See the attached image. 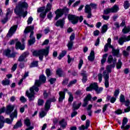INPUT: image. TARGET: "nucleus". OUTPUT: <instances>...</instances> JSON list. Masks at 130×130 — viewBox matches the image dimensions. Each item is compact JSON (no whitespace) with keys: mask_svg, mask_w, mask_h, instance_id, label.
I'll list each match as a JSON object with an SVG mask.
<instances>
[{"mask_svg":"<svg viewBox=\"0 0 130 130\" xmlns=\"http://www.w3.org/2000/svg\"><path fill=\"white\" fill-rule=\"evenodd\" d=\"M11 52V50H10V49H7L4 50L3 53L5 55H6V56H7L8 57H15V56H16V54H15L14 53H12V54H10Z\"/></svg>","mask_w":130,"mask_h":130,"instance_id":"dca6fc26","label":"nucleus"},{"mask_svg":"<svg viewBox=\"0 0 130 130\" xmlns=\"http://www.w3.org/2000/svg\"><path fill=\"white\" fill-rule=\"evenodd\" d=\"M97 88H98V84H97V83H91L89 85V86L87 87L86 88V90L87 91H92L93 90H94V91H95Z\"/></svg>","mask_w":130,"mask_h":130,"instance_id":"ddd939ff","label":"nucleus"},{"mask_svg":"<svg viewBox=\"0 0 130 130\" xmlns=\"http://www.w3.org/2000/svg\"><path fill=\"white\" fill-rule=\"evenodd\" d=\"M24 9H28V4L26 2L20 1L18 2V5L16 6L14 13L19 17L22 16L23 18H25L27 16L28 12L27 11L24 12Z\"/></svg>","mask_w":130,"mask_h":130,"instance_id":"7ed1b4c3","label":"nucleus"},{"mask_svg":"<svg viewBox=\"0 0 130 130\" xmlns=\"http://www.w3.org/2000/svg\"><path fill=\"white\" fill-rule=\"evenodd\" d=\"M129 31H130L129 27H124V28L122 30V33H123V34H127V33H128Z\"/></svg>","mask_w":130,"mask_h":130,"instance_id":"c9c22d12","label":"nucleus"},{"mask_svg":"<svg viewBox=\"0 0 130 130\" xmlns=\"http://www.w3.org/2000/svg\"><path fill=\"white\" fill-rule=\"evenodd\" d=\"M77 83V79H74L69 82L68 84V87H71L73 86V85H75Z\"/></svg>","mask_w":130,"mask_h":130,"instance_id":"37998d69","label":"nucleus"},{"mask_svg":"<svg viewBox=\"0 0 130 130\" xmlns=\"http://www.w3.org/2000/svg\"><path fill=\"white\" fill-rule=\"evenodd\" d=\"M9 18H7V16L5 17V18L3 19L2 20V22L3 23V24H6V23H7V22H8V20H9Z\"/></svg>","mask_w":130,"mask_h":130,"instance_id":"052dcab7","label":"nucleus"},{"mask_svg":"<svg viewBox=\"0 0 130 130\" xmlns=\"http://www.w3.org/2000/svg\"><path fill=\"white\" fill-rule=\"evenodd\" d=\"M20 101L22 103H25V102H27V99H26V98H25L24 96H22L20 97Z\"/></svg>","mask_w":130,"mask_h":130,"instance_id":"864d4df0","label":"nucleus"},{"mask_svg":"<svg viewBox=\"0 0 130 130\" xmlns=\"http://www.w3.org/2000/svg\"><path fill=\"white\" fill-rule=\"evenodd\" d=\"M46 114H47V112L46 111H42L40 113V116L41 118H42V117H44V116H45V115H46Z\"/></svg>","mask_w":130,"mask_h":130,"instance_id":"a19ab883","label":"nucleus"},{"mask_svg":"<svg viewBox=\"0 0 130 130\" xmlns=\"http://www.w3.org/2000/svg\"><path fill=\"white\" fill-rule=\"evenodd\" d=\"M55 101H56V100L54 97L47 100L45 104V110L48 111V110H49V108H50V103H51V102H55Z\"/></svg>","mask_w":130,"mask_h":130,"instance_id":"9d476101","label":"nucleus"},{"mask_svg":"<svg viewBox=\"0 0 130 130\" xmlns=\"http://www.w3.org/2000/svg\"><path fill=\"white\" fill-rule=\"evenodd\" d=\"M125 106H128V107L126 109H124V112H129V111H130V106H129V101L127 100V101H125Z\"/></svg>","mask_w":130,"mask_h":130,"instance_id":"c85d7f7f","label":"nucleus"},{"mask_svg":"<svg viewBox=\"0 0 130 130\" xmlns=\"http://www.w3.org/2000/svg\"><path fill=\"white\" fill-rule=\"evenodd\" d=\"M117 60L116 58H114L112 55H109L108 57L107 62L109 63H111L113 61L112 65H108L106 68V70L104 71L103 74V77L105 80V85L106 88H108L109 87V73H111V69L112 68L115 67V64L116 63V61Z\"/></svg>","mask_w":130,"mask_h":130,"instance_id":"f03ea898","label":"nucleus"},{"mask_svg":"<svg viewBox=\"0 0 130 130\" xmlns=\"http://www.w3.org/2000/svg\"><path fill=\"white\" fill-rule=\"evenodd\" d=\"M83 63H84V61H83V59H81L79 60V63L78 64L79 70H81V68H82V66H83Z\"/></svg>","mask_w":130,"mask_h":130,"instance_id":"8fccbe9b","label":"nucleus"},{"mask_svg":"<svg viewBox=\"0 0 130 130\" xmlns=\"http://www.w3.org/2000/svg\"><path fill=\"white\" fill-rule=\"evenodd\" d=\"M67 54V51H63L58 56V59L60 60L61 59V58H62V57H63V56H64V55H66Z\"/></svg>","mask_w":130,"mask_h":130,"instance_id":"f704fd0d","label":"nucleus"},{"mask_svg":"<svg viewBox=\"0 0 130 130\" xmlns=\"http://www.w3.org/2000/svg\"><path fill=\"white\" fill-rule=\"evenodd\" d=\"M130 41V35L128 37H123L119 39L118 43L120 45H122L124 42H127Z\"/></svg>","mask_w":130,"mask_h":130,"instance_id":"2eb2a0df","label":"nucleus"},{"mask_svg":"<svg viewBox=\"0 0 130 130\" xmlns=\"http://www.w3.org/2000/svg\"><path fill=\"white\" fill-rule=\"evenodd\" d=\"M112 13L111 12V8H108L106 10L104 11V14H105L106 15H108V14Z\"/></svg>","mask_w":130,"mask_h":130,"instance_id":"09e8293b","label":"nucleus"},{"mask_svg":"<svg viewBox=\"0 0 130 130\" xmlns=\"http://www.w3.org/2000/svg\"><path fill=\"white\" fill-rule=\"evenodd\" d=\"M27 105H25L24 106H23V107L20 108V112H21V113H23L24 111H25V108H27Z\"/></svg>","mask_w":130,"mask_h":130,"instance_id":"5fc2aeb1","label":"nucleus"},{"mask_svg":"<svg viewBox=\"0 0 130 130\" xmlns=\"http://www.w3.org/2000/svg\"><path fill=\"white\" fill-rule=\"evenodd\" d=\"M70 9L67 8H64L63 9H57L55 12V14L56 15V17L55 18V20H58L60 17H62L63 15V13H69Z\"/></svg>","mask_w":130,"mask_h":130,"instance_id":"6e6552de","label":"nucleus"},{"mask_svg":"<svg viewBox=\"0 0 130 130\" xmlns=\"http://www.w3.org/2000/svg\"><path fill=\"white\" fill-rule=\"evenodd\" d=\"M121 66H122V62H121V60L120 59H119L118 62L116 64L117 69L118 70L121 69Z\"/></svg>","mask_w":130,"mask_h":130,"instance_id":"4c0bfd02","label":"nucleus"},{"mask_svg":"<svg viewBox=\"0 0 130 130\" xmlns=\"http://www.w3.org/2000/svg\"><path fill=\"white\" fill-rule=\"evenodd\" d=\"M102 91H103V88L102 87L99 88L98 86V88H96V90H95L96 94H100V93H101Z\"/></svg>","mask_w":130,"mask_h":130,"instance_id":"79ce46f5","label":"nucleus"},{"mask_svg":"<svg viewBox=\"0 0 130 130\" xmlns=\"http://www.w3.org/2000/svg\"><path fill=\"white\" fill-rule=\"evenodd\" d=\"M46 74L47 76V77H50L51 76V71H50V69H47L46 70Z\"/></svg>","mask_w":130,"mask_h":130,"instance_id":"603ef678","label":"nucleus"},{"mask_svg":"<svg viewBox=\"0 0 130 130\" xmlns=\"http://www.w3.org/2000/svg\"><path fill=\"white\" fill-rule=\"evenodd\" d=\"M24 123L26 126H30L31 125V122H30V119L27 118L25 119L24 121Z\"/></svg>","mask_w":130,"mask_h":130,"instance_id":"ea45409f","label":"nucleus"},{"mask_svg":"<svg viewBox=\"0 0 130 130\" xmlns=\"http://www.w3.org/2000/svg\"><path fill=\"white\" fill-rule=\"evenodd\" d=\"M70 41H73L75 40V33H72L70 38Z\"/></svg>","mask_w":130,"mask_h":130,"instance_id":"69168bd1","label":"nucleus"},{"mask_svg":"<svg viewBox=\"0 0 130 130\" xmlns=\"http://www.w3.org/2000/svg\"><path fill=\"white\" fill-rule=\"evenodd\" d=\"M69 81H70V79H69V78H66L63 80V82L62 83V85H68Z\"/></svg>","mask_w":130,"mask_h":130,"instance_id":"4d7b16f0","label":"nucleus"},{"mask_svg":"<svg viewBox=\"0 0 130 130\" xmlns=\"http://www.w3.org/2000/svg\"><path fill=\"white\" fill-rule=\"evenodd\" d=\"M17 25H14L13 26H12L9 31L7 35V37L8 38H10V37H12V36H13V35H14V34H15V32H16V31H17Z\"/></svg>","mask_w":130,"mask_h":130,"instance_id":"9b49d317","label":"nucleus"},{"mask_svg":"<svg viewBox=\"0 0 130 130\" xmlns=\"http://www.w3.org/2000/svg\"><path fill=\"white\" fill-rule=\"evenodd\" d=\"M68 19L73 25H76L79 21L82 22V21L84 20L83 16H81L80 17L79 16H77L75 15H71L69 14L68 16Z\"/></svg>","mask_w":130,"mask_h":130,"instance_id":"0eeeda50","label":"nucleus"},{"mask_svg":"<svg viewBox=\"0 0 130 130\" xmlns=\"http://www.w3.org/2000/svg\"><path fill=\"white\" fill-rule=\"evenodd\" d=\"M112 49L113 55H114V56H117V55H118V54H119V50L114 49L113 46Z\"/></svg>","mask_w":130,"mask_h":130,"instance_id":"c756f323","label":"nucleus"},{"mask_svg":"<svg viewBox=\"0 0 130 130\" xmlns=\"http://www.w3.org/2000/svg\"><path fill=\"white\" fill-rule=\"evenodd\" d=\"M68 94L69 95V102H73L74 101V96H73V94H72V93L71 92H68Z\"/></svg>","mask_w":130,"mask_h":130,"instance_id":"a18cd8bd","label":"nucleus"},{"mask_svg":"<svg viewBox=\"0 0 130 130\" xmlns=\"http://www.w3.org/2000/svg\"><path fill=\"white\" fill-rule=\"evenodd\" d=\"M112 13H117L119 11V7L118 5H115L112 8H111Z\"/></svg>","mask_w":130,"mask_h":130,"instance_id":"a878e982","label":"nucleus"},{"mask_svg":"<svg viewBox=\"0 0 130 130\" xmlns=\"http://www.w3.org/2000/svg\"><path fill=\"white\" fill-rule=\"evenodd\" d=\"M108 56V54H105L103 56V58L101 60L102 64H103L104 63H105V61H106V58Z\"/></svg>","mask_w":130,"mask_h":130,"instance_id":"e433bc0d","label":"nucleus"},{"mask_svg":"<svg viewBox=\"0 0 130 130\" xmlns=\"http://www.w3.org/2000/svg\"><path fill=\"white\" fill-rule=\"evenodd\" d=\"M127 121H128L127 118L124 117V118L123 119V122L122 123V126H121V128H124V126H125V124L127 123Z\"/></svg>","mask_w":130,"mask_h":130,"instance_id":"2f4dec72","label":"nucleus"},{"mask_svg":"<svg viewBox=\"0 0 130 130\" xmlns=\"http://www.w3.org/2000/svg\"><path fill=\"white\" fill-rule=\"evenodd\" d=\"M88 59L90 61H93L95 59V52L91 51L89 56L88 57Z\"/></svg>","mask_w":130,"mask_h":130,"instance_id":"aec40b11","label":"nucleus"},{"mask_svg":"<svg viewBox=\"0 0 130 130\" xmlns=\"http://www.w3.org/2000/svg\"><path fill=\"white\" fill-rule=\"evenodd\" d=\"M14 108H15L14 105H8L7 107V109L6 111V112L7 114H10V118H6L4 122H6V123H8V124H12L13 122V120H14V118H17L18 116V110L15 109L12 113V112L14 110Z\"/></svg>","mask_w":130,"mask_h":130,"instance_id":"20e7f679","label":"nucleus"},{"mask_svg":"<svg viewBox=\"0 0 130 130\" xmlns=\"http://www.w3.org/2000/svg\"><path fill=\"white\" fill-rule=\"evenodd\" d=\"M107 100L108 101H110L111 103H114L116 101V99L114 97H112L111 96L108 95L107 96Z\"/></svg>","mask_w":130,"mask_h":130,"instance_id":"7c9ffc66","label":"nucleus"},{"mask_svg":"<svg viewBox=\"0 0 130 130\" xmlns=\"http://www.w3.org/2000/svg\"><path fill=\"white\" fill-rule=\"evenodd\" d=\"M89 7H91L92 9H97V5L93 3H91L89 5Z\"/></svg>","mask_w":130,"mask_h":130,"instance_id":"0e129e2a","label":"nucleus"},{"mask_svg":"<svg viewBox=\"0 0 130 130\" xmlns=\"http://www.w3.org/2000/svg\"><path fill=\"white\" fill-rule=\"evenodd\" d=\"M56 74L59 76V77H61L62 76V71L61 69H59L56 71Z\"/></svg>","mask_w":130,"mask_h":130,"instance_id":"de8ad7c7","label":"nucleus"},{"mask_svg":"<svg viewBox=\"0 0 130 130\" xmlns=\"http://www.w3.org/2000/svg\"><path fill=\"white\" fill-rule=\"evenodd\" d=\"M2 84L4 86H7L10 85V80L6 79L2 81Z\"/></svg>","mask_w":130,"mask_h":130,"instance_id":"58836bf2","label":"nucleus"},{"mask_svg":"<svg viewBox=\"0 0 130 130\" xmlns=\"http://www.w3.org/2000/svg\"><path fill=\"white\" fill-rule=\"evenodd\" d=\"M90 126V120H86V123H85V128L87 129Z\"/></svg>","mask_w":130,"mask_h":130,"instance_id":"13d9d810","label":"nucleus"},{"mask_svg":"<svg viewBox=\"0 0 130 130\" xmlns=\"http://www.w3.org/2000/svg\"><path fill=\"white\" fill-rule=\"evenodd\" d=\"M120 102H121V103L125 102V98H124V95L123 94H121L120 96Z\"/></svg>","mask_w":130,"mask_h":130,"instance_id":"c03bdc74","label":"nucleus"},{"mask_svg":"<svg viewBox=\"0 0 130 130\" xmlns=\"http://www.w3.org/2000/svg\"><path fill=\"white\" fill-rule=\"evenodd\" d=\"M59 124H60L61 127L62 128H66L68 124L67 123L66 120H64V119H62L59 122Z\"/></svg>","mask_w":130,"mask_h":130,"instance_id":"4be33fe9","label":"nucleus"},{"mask_svg":"<svg viewBox=\"0 0 130 130\" xmlns=\"http://www.w3.org/2000/svg\"><path fill=\"white\" fill-rule=\"evenodd\" d=\"M108 29V26L107 25L105 24L102 26L101 32L104 34V33H105L106 31H107V29Z\"/></svg>","mask_w":130,"mask_h":130,"instance_id":"72a5a7b5","label":"nucleus"},{"mask_svg":"<svg viewBox=\"0 0 130 130\" xmlns=\"http://www.w3.org/2000/svg\"><path fill=\"white\" fill-rule=\"evenodd\" d=\"M91 98H92V96H91V94H88L86 97L84 99V103L82 104L83 107H86L88 104H89V100H91Z\"/></svg>","mask_w":130,"mask_h":130,"instance_id":"f3484780","label":"nucleus"},{"mask_svg":"<svg viewBox=\"0 0 130 130\" xmlns=\"http://www.w3.org/2000/svg\"><path fill=\"white\" fill-rule=\"evenodd\" d=\"M35 67H38V61H34L31 63L30 68H35Z\"/></svg>","mask_w":130,"mask_h":130,"instance_id":"49530a36","label":"nucleus"},{"mask_svg":"<svg viewBox=\"0 0 130 130\" xmlns=\"http://www.w3.org/2000/svg\"><path fill=\"white\" fill-rule=\"evenodd\" d=\"M16 48H18V49H20V50H24V49H25V46L22 45L19 42H17L16 43Z\"/></svg>","mask_w":130,"mask_h":130,"instance_id":"393cba45","label":"nucleus"},{"mask_svg":"<svg viewBox=\"0 0 130 130\" xmlns=\"http://www.w3.org/2000/svg\"><path fill=\"white\" fill-rule=\"evenodd\" d=\"M98 79L100 83H101V82H102V78H103L102 74H98Z\"/></svg>","mask_w":130,"mask_h":130,"instance_id":"e2e57ef3","label":"nucleus"},{"mask_svg":"<svg viewBox=\"0 0 130 130\" xmlns=\"http://www.w3.org/2000/svg\"><path fill=\"white\" fill-rule=\"evenodd\" d=\"M73 45H74V41H70L68 42V44L67 45V46L68 47V50H71L72 49V48H73Z\"/></svg>","mask_w":130,"mask_h":130,"instance_id":"473e14b6","label":"nucleus"},{"mask_svg":"<svg viewBox=\"0 0 130 130\" xmlns=\"http://www.w3.org/2000/svg\"><path fill=\"white\" fill-rule=\"evenodd\" d=\"M91 11H92V9H91V7H90V6H89V5H86V6L85 7L84 12L85 13H86V14H88L87 16V18L88 19H90L92 18Z\"/></svg>","mask_w":130,"mask_h":130,"instance_id":"f8f14e48","label":"nucleus"},{"mask_svg":"<svg viewBox=\"0 0 130 130\" xmlns=\"http://www.w3.org/2000/svg\"><path fill=\"white\" fill-rule=\"evenodd\" d=\"M22 125H23V124H22V121L20 120L16 122L15 125H14V126H13V128L14 129L19 128V127H21Z\"/></svg>","mask_w":130,"mask_h":130,"instance_id":"cd10ccee","label":"nucleus"},{"mask_svg":"<svg viewBox=\"0 0 130 130\" xmlns=\"http://www.w3.org/2000/svg\"><path fill=\"white\" fill-rule=\"evenodd\" d=\"M51 7H52L51 4L48 3L47 5V7H46L45 11L44 12L41 13V14L40 15V18H42V19H44V18H45V17H46V14H47V13H48V12H49V11H50L51 10Z\"/></svg>","mask_w":130,"mask_h":130,"instance_id":"1a4fd4ad","label":"nucleus"},{"mask_svg":"<svg viewBox=\"0 0 130 130\" xmlns=\"http://www.w3.org/2000/svg\"><path fill=\"white\" fill-rule=\"evenodd\" d=\"M64 18L59 19L56 22L55 26L57 27H60V28H63V26H64Z\"/></svg>","mask_w":130,"mask_h":130,"instance_id":"a211bd4d","label":"nucleus"},{"mask_svg":"<svg viewBox=\"0 0 130 130\" xmlns=\"http://www.w3.org/2000/svg\"><path fill=\"white\" fill-rule=\"evenodd\" d=\"M59 102H62V101L64 99L66 94L63 91H60L59 92Z\"/></svg>","mask_w":130,"mask_h":130,"instance_id":"5701e85b","label":"nucleus"},{"mask_svg":"<svg viewBox=\"0 0 130 130\" xmlns=\"http://www.w3.org/2000/svg\"><path fill=\"white\" fill-rule=\"evenodd\" d=\"M6 11V17L10 19L11 17H12V15L13 14V10H12L11 8H7Z\"/></svg>","mask_w":130,"mask_h":130,"instance_id":"412c9836","label":"nucleus"},{"mask_svg":"<svg viewBox=\"0 0 130 130\" xmlns=\"http://www.w3.org/2000/svg\"><path fill=\"white\" fill-rule=\"evenodd\" d=\"M33 30H34V26H27L24 31L25 34L30 32L29 36L30 39L28 40V45H32V44H34L36 42L35 37H34V31H33Z\"/></svg>","mask_w":130,"mask_h":130,"instance_id":"423d86ee","label":"nucleus"},{"mask_svg":"<svg viewBox=\"0 0 130 130\" xmlns=\"http://www.w3.org/2000/svg\"><path fill=\"white\" fill-rule=\"evenodd\" d=\"M49 46L46 47L45 49H42L39 51H34L32 52V55L34 56H39V59L40 60H43V57L44 55L45 56H47L48 55V53H49Z\"/></svg>","mask_w":130,"mask_h":130,"instance_id":"39448f33","label":"nucleus"},{"mask_svg":"<svg viewBox=\"0 0 130 130\" xmlns=\"http://www.w3.org/2000/svg\"><path fill=\"white\" fill-rule=\"evenodd\" d=\"M119 94V89H116L114 91V96H115V97H117Z\"/></svg>","mask_w":130,"mask_h":130,"instance_id":"680f3d73","label":"nucleus"},{"mask_svg":"<svg viewBox=\"0 0 130 130\" xmlns=\"http://www.w3.org/2000/svg\"><path fill=\"white\" fill-rule=\"evenodd\" d=\"M45 10V7H40L38 9V13H41V12H43Z\"/></svg>","mask_w":130,"mask_h":130,"instance_id":"338daca9","label":"nucleus"},{"mask_svg":"<svg viewBox=\"0 0 130 130\" xmlns=\"http://www.w3.org/2000/svg\"><path fill=\"white\" fill-rule=\"evenodd\" d=\"M46 81V77L45 76L42 75L39 77V80H36L35 83V85L29 89L30 92L28 91H26V95L28 97L29 101H33L35 99V92H38L39 91V88L38 87L43 83H45Z\"/></svg>","mask_w":130,"mask_h":130,"instance_id":"f257e3e1","label":"nucleus"},{"mask_svg":"<svg viewBox=\"0 0 130 130\" xmlns=\"http://www.w3.org/2000/svg\"><path fill=\"white\" fill-rule=\"evenodd\" d=\"M124 7L125 10H127V9L129 7V3H128V1L124 2Z\"/></svg>","mask_w":130,"mask_h":130,"instance_id":"3c124183","label":"nucleus"},{"mask_svg":"<svg viewBox=\"0 0 130 130\" xmlns=\"http://www.w3.org/2000/svg\"><path fill=\"white\" fill-rule=\"evenodd\" d=\"M81 105H82V103L78 104L76 102H74L73 106V110L79 109Z\"/></svg>","mask_w":130,"mask_h":130,"instance_id":"b1692460","label":"nucleus"},{"mask_svg":"<svg viewBox=\"0 0 130 130\" xmlns=\"http://www.w3.org/2000/svg\"><path fill=\"white\" fill-rule=\"evenodd\" d=\"M129 52L127 51L124 50L123 51V55L124 56H128Z\"/></svg>","mask_w":130,"mask_h":130,"instance_id":"774afa93","label":"nucleus"},{"mask_svg":"<svg viewBox=\"0 0 130 130\" xmlns=\"http://www.w3.org/2000/svg\"><path fill=\"white\" fill-rule=\"evenodd\" d=\"M32 21H33V18L31 16L29 17L27 20L28 25L31 24Z\"/></svg>","mask_w":130,"mask_h":130,"instance_id":"bf43d9fd","label":"nucleus"},{"mask_svg":"<svg viewBox=\"0 0 130 130\" xmlns=\"http://www.w3.org/2000/svg\"><path fill=\"white\" fill-rule=\"evenodd\" d=\"M29 52H25L21 54V55L18 58V61H24L25 58L28 56Z\"/></svg>","mask_w":130,"mask_h":130,"instance_id":"6ab92c4d","label":"nucleus"},{"mask_svg":"<svg viewBox=\"0 0 130 130\" xmlns=\"http://www.w3.org/2000/svg\"><path fill=\"white\" fill-rule=\"evenodd\" d=\"M107 43L106 44L104 47L105 52H107L108 51V48H113V46L111 45V39L110 38L108 39Z\"/></svg>","mask_w":130,"mask_h":130,"instance_id":"4468645a","label":"nucleus"},{"mask_svg":"<svg viewBox=\"0 0 130 130\" xmlns=\"http://www.w3.org/2000/svg\"><path fill=\"white\" fill-rule=\"evenodd\" d=\"M44 104V101H43V100H38V105H39V106H41L42 105H43V104Z\"/></svg>","mask_w":130,"mask_h":130,"instance_id":"6e6d98bb","label":"nucleus"},{"mask_svg":"<svg viewBox=\"0 0 130 130\" xmlns=\"http://www.w3.org/2000/svg\"><path fill=\"white\" fill-rule=\"evenodd\" d=\"M81 75L83 77V79H82L83 83H86V82H87V81L88 80V79L87 78V76H88V75L87 74V73H86L85 71H83L81 73Z\"/></svg>","mask_w":130,"mask_h":130,"instance_id":"bb28decb","label":"nucleus"}]
</instances>
